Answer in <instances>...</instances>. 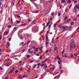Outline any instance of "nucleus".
I'll return each mask as SVG.
<instances>
[{"label": "nucleus", "mask_w": 79, "mask_h": 79, "mask_svg": "<svg viewBox=\"0 0 79 79\" xmlns=\"http://www.w3.org/2000/svg\"><path fill=\"white\" fill-rule=\"evenodd\" d=\"M46 38H47V39H48V36L47 35H46Z\"/></svg>", "instance_id": "c03bdc74"}, {"label": "nucleus", "mask_w": 79, "mask_h": 79, "mask_svg": "<svg viewBox=\"0 0 79 79\" xmlns=\"http://www.w3.org/2000/svg\"><path fill=\"white\" fill-rule=\"evenodd\" d=\"M52 49H50V50H49V52H52Z\"/></svg>", "instance_id": "3c124183"}, {"label": "nucleus", "mask_w": 79, "mask_h": 79, "mask_svg": "<svg viewBox=\"0 0 79 79\" xmlns=\"http://www.w3.org/2000/svg\"><path fill=\"white\" fill-rule=\"evenodd\" d=\"M51 15H52V16H53V15H54V12H52L51 13Z\"/></svg>", "instance_id": "a878e982"}, {"label": "nucleus", "mask_w": 79, "mask_h": 79, "mask_svg": "<svg viewBox=\"0 0 79 79\" xmlns=\"http://www.w3.org/2000/svg\"><path fill=\"white\" fill-rule=\"evenodd\" d=\"M70 56H71V57L72 58V57H73V54H71V55H70Z\"/></svg>", "instance_id": "a18cd8bd"}, {"label": "nucleus", "mask_w": 79, "mask_h": 79, "mask_svg": "<svg viewBox=\"0 0 79 79\" xmlns=\"http://www.w3.org/2000/svg\"><path fill=\"white\" fill-rule=\"evenodd\" d=\"M32 23H33V24H35V23H36V20H33L32 21Z\"/></svg>", "instance_id": "dca6fc26"}, {"label": "nucleus", "mask_w": 79, "mask_h": 79, "mask_svg": "<svg viewBox=\"0 0 79 79\" xmlns=\"http://www.w3.org/2000/svg\"><path fill=\"white\" fill-rule=\"evenodd\" d=\"M10 73H15V70H14V69H12L10 71Z\"/></svg>", "instance_id": "39448f33"}, {"label": "nucleus", "mask_w": 79, "mask_h": 79, "mask_svg": "<svg viewBox=\"0 0 79 79\" xmlns=\"http://www.w3.org/2000/svg\"><path fill=\"white\" fill-rule=\"evenodd\" d=\"M67 19H68V17H66L65 18L64 20H66Z\"/></svg>", "instance_id": "e433bc0d"}, {"label": "nucleus", "mask_w": 79, "mask_h": 79, "mask_svg": "<svg viewBox=\"0 0 79 79\" xmlns=\"http://www.w3.org/2000/svg\"><path fill=\"white\" fill-rule=\"evenodd\" d=\"M72 41L73 43V44H71L70 45V48L73 49V48H76V45L74 44V42H73V40H72Z\"/></svg>", "instance_id": "f257e3e1"}, {"label": "nucleus", "mask_w": 79, "mask_h": 79, "mask_svg": "<svg viewBox=\"0 0 79 79\" xmlns=\"http://www.w3.org/2000/svg\"><path fill=\"white\" fill-rule=\"evenodd\" d=\"M58 63L59 64H60V61H58Z\"/></svg>", "instance_id": "09e8293b"}, {"label": "nucleus", "mask_w": 79, "mask_h": 79, "mask_svg": "<svg viewBox=\"0 0 79 79\" xmlns=\"http://www.w3.org/2000/svg\"><path fill=\"white\" fill-rule=\"evenodd\" d=\"M6 65H7V66H9L10 65H8V63H6Z\"/></svg>", "instance_id": "c756f323"}, {"label": "nucleus", "mask_w": 79, "mask_h": 79, "mask_svg": "<svg viewBox=\"0 0 79 79\" xmlns=\"http://www.w3.org/2000/svg\"><path fill=\"white\" fill-rule=\"evenodd\" d=\"M50 21H48V23L47 24V26H48V25L50 24Z\"/></svg>", "instance_id": "6e6552de"}, {"label": "nucleus", "mask_w": 79, "mask_h": 79, "mask_svg": "<svg viewBox=\"0 0 79 79\" xmlns=\"http://www.w3.org/2000/svg\"><path fill=\"white\" fill-rule=\"evenodd\" d=\"M37 64H36L35 65H34V67H33V69H34V68H35L36 67V66H37Z\"/></svg>", "instance_id": "6ab92c4d"}, {"label": "nucleus", "mask_w": 79, "mask_h": 79, "mask_svg": "<svg viewBox=\"0 0 79 79\" xmlns=\"http://www.w3.org/2000/svg\"><path fill=\"white\" fill-rule=\"evenodd\" d=\"M59 27H60V28H61V27H62V25H60L58 26Z\"/></svg>", "instance_id": "393cba45"}, {"label": "nucleus", "mask_w": 79, "mask_h": 79, "mask_svg": "<svg viewBox=\"0 0 79 79\" xmlns=\"http://www.w3.org/2000/svg\"><path fill=\"white\" fill-rule=\"evenodd\" d=\"M25 52V49L23 50L22 52V53H23V52Z\"/></svg>", "instance_id": "ea45409f"}, {"label": "nucleus", "mask_w": 79, "mask_h": 79, "mask_svg": "<svg viewBox=\"0 0 79 79\" xmlns=\"http://www.w3.org/2000/svg\"><path fill=\"white\" fill-rule=\"evenodd\" d=\"M23 44H24V42H22L21 43V45H23Z\"/></svg>", "instance_id": "de8ad7c7"}, {"label": "nucleus", "mask_w": 79, "mask_h": 79, "mask_svg": "<svg viewBox=\"0 0 79 79\" xmlns=\"http://www.w3.org/2000/svg\"><path fill=\"white\" fill-rule=\"evenodd\" d=\"M29 69L28 72H30V71H31V69Z\"/></svg>", "instance_id": "a19ab883"}, {"label": "nucleus", "mask_w": 79, "mask_h": 79, "mask_svg": "<svg viewBox=\"0 0 79 79\" xmlns=\"http://www.w3.org/2000/svg\"><path fill=\"white\" fill-rule=\"evenodd\" d=\"M62 54H64V50H63V51L62 52Z\"/></svg>", "instance_id": "b1692460"}, {"label": "nucleus", "mask_w": 79, "mask_h": 79, "mask_svg": "<svg viewBox=\"0 0 79 79\" xmlns=\"http://www.w3.org/2000/svg\"><path fill=\"white\" fill-rule=\"evenodd\" d=\"M54 27H56V24H54Z\"/></svg>", "instance_id": "e2e57ef3"}, {"label": "nucleus", "mask_w": 79, "mask_h": 79, "mask_svg": "<svg viewBox=\"0 0 79 79\" xmlns=\"http://www.w3.org/2000/svg\"><path fill=\"white\" fill-rule=\"evenodd\" d=\"M69 21H71V20L66 21L65 22V23L66 24V23H69Z\"/></svg>", "instance_id": "1a4fd4ad"}, {"label": "nucleus", "mask_w": 79, "mask_h": 79, "mask_svg": "<svg viewBox=\"0 0 79 79\" xmlns=\"http://www.w3.org/2000/svg\"><path fill=\"white\" fill-rule=\"evenodd\" d=\"M20 39L21 40H23V36H20Z\"/></svg>", "instance_id": "a211bd4d"}, {"label": "nucleus", "mask_w": 79, "mask_h": 79, "mask_svg": "<svg viewBox=\"0 0 79 79\" xmlns=\"http://www.w3.org/2000/svg\"><path fill=\"white\" fill-rule=\"evenodd\" d=\"M62 29H64V30H67L66 29V27H65V26H62Z\"/></svg>", "instance_id": "2eb2a0df"}, {"label": "nucleus", "mask_w": 79, "mask_h": 79, "mask_svg": "<svg viewBox=\"0 0 79 79\" xmlns=\"http://www.w3.org/2000/svg\"><path fill=\"white\" fill-rule=\"evenodd\" d=\"M9 79V77L8 76H7L5 78V79Z\"/></svg>", "instance_id": "72a5a7b5"}, {"label": "nucleus", "mask_w": 79, "mask_h": 79, "mask_svg": "<svg viewBox=\"0 0 79 79\" xmlns=\"http://www.w3.org/2000/svg\"><path fill=\"white\" fill-rule=\"evenodd\" d=\"M57 58L58 59V60H59L60 61H61V59H60V57H57Z\"/></svg>", "instance_id": "c85d7f7f"}, {"label": "nucleus", "mask_w": 79, "mask_h": 79, "mask_svg": "<svg viewBox=\"0 0 79 79\" xmlns=\"http://www.w3.org/2000/svg\"><path fill=\"white\" fill-rule=\"evenodd\" d=\"M42 56H40V60H41L42 59Z\"/></svg>", "instance_id": "5fc2aeb1"}, {"label": "nucleus", "mask_w": 79, "mask_h": 79, "mask_svg": "<svg viewBox=\"0 0 79 79\" xmlns=\"http://www.w3.org/2000/svg\"><path fill=\"white\" fill-rule=\"evenodd\" d=\"M16 28H17V27H15L13 28V30L12 31V33H14L16 31V30H17Z\"/></svg>", "instance_id": "7ed1b4c3"}, {"label": "nucleus", "mask_w": 79, "mask_h": 79, "mask_svg": "<svg viewBox=\"0 0 79 79\" xmlns=\"http://www.w3.org/2000/svg\"><path fill=\"white\" fill-rule=\"evenodd\" d=\"M31 49H29L28 50V52H30V51H31Z\"/></svg>", "instance_id": "8fccbe9b"}, {"label": "nucleus", "mask_w": 79, "mask_h": 79, "mask_svg": "<svg viewBox=\"0 0 79 79\" xmlns=\"http://www.w3.org/2000/svg\"><path fill=\"white\" fill-rule=\"evenodd\" d=\"M17 17H18V18H20V16L19 15H17Z\"/></svg>", "instance_id": "bf43d9fd"}, {"label": "nucleus", "mask_w": 79, "mask_h": 79, "mask_svg": "<svg viewBox=\"0 0 79 79\" xmlns=\"http://www.w3.org/2000/svg\"><path fill=\"white\" fill-rule=\"evenodd\" d=\"M48 44V41L47 40H46V42L45 45H47Z\"/></svg>", "instance_id": "4468645a"}, {"label": "nucleus", "mask_w": 79, "mask_h": 79, "mask_svg": "<svg viewBox=\"0 0 79 79\" xmlns=\"http://www.w3.org/2000/svg\"><path fill=\"white\" fill-rule=\"evenodd\" d=\"M48 32H49V31H48L47 32L46 35H47L48 34Z\"/></svg>", "instance_id": "864d4df0"}, {"label": "nucleus", "mask_w": 79, "mask_h": 79, "mask_svg": "<svg viewBox=\"0 0 79 79\" xmlns=\"http://www.w3.org/2000/svg\"><path fill=\"white\" fill-rule=\"evenodd\" d=\"M34 51L35 52H38V51H39V49L38 48H35V50H34Z\"/></svg>", "instance_id": "423d86ee"}, {"label": "nucleus", "mask_w": 79, "mask_h": 79, "mask_svg": "<svg viewBox=\"0 0 79 79\" xmlns=\"http://www.w3.org/2000/svg\"><path fill=\"white\" fill-rule=\"evenodd\" d=\"M36 56H39L40 55L39 54H37V55H35Z\"/></svg>", "instance_id": "4d7b16f0"}, {"label": "nucleus", "mask_w": 79, "mask_h": 79, "mask_svg": "<svg viewBox=\"0 0 79 79\" xmlns=\"http://www.w3.org/2000/svg\"><path fill=\"white\" fill-rule=\"evenodd\" d=\"M60 73L62 74V73H63V71L62 70H61L60 72Z\"/></svg>", "instance_id": "680f3d73"}, {"label": "nucleus", "mask_w": 79, "mask_h": 79, "mask_svg": "<svg viewBox=\"0 0 79 79\" xmlns=\"http://www.w3.org/2000/svg\"><path fill=\"white\" fill-rule=\"evenodd\" d=\"M32 29H34V31H35V32H38V27L36 26H35L32 28Z\"/></svg>", "instance_id": "f03ea898"}, {"label": "nucleus", "mask_w": 79, "mask_h": 79, "mask_svg": "<svg viewBox=\"0 0 79 79\" xmlns=\"http://www.w3.org/2000/svg\"><path fill=\"white\" fill-rule=\"evenodd\" d=\"M79 55V54H77L76 53L74 54V55L75 56H77V55Z\"/></svg>", "instance_id": "2f4dec72"}, {"label": "nucleus", "mask_w": 79, "mask_h": 79, "mask_svg": "<svg viewBox=\"0 0 79 79\" xmlns=\"http://www.w3.org/2000/svg\"><path fill=\"white\" fill-rule=\"evenodd\" d=\"M77 6H79V5H76L75 6V7L74 8V9H75V8H76L77 7Z\"/></svg>", "instance_id": "bb28decb"}, {"label": "nucleus", "mask_w": 79, "mask_h": 79, "mask_svg": "<svg viewBox=\"0 0 79 79\" xmlns=\"http://www.w3.org/2000/svg\"><path fill=\"white\" fill-rule=\"evenodd\" d=\"M48 59H46L44 61V62H46L47 61H48Z\"/></svg>", "instance_id": "f3484780"}, {"label": "nucleus", "mask_w": 79, "mask_h": 79, "mask_svg": "<svg viewBox=\"0 0 79 79\" xmlns=\"http://www.w3.org/2000/svg\"><path fill=\"white\" fill-rule=\"evenodd\" d=\"M28 76L27 75H25V76H23V77H27Z\"/></svg>", "instance_id": "c9c22d12"}, {"label": "nucleus", "mask_w": 79, "mask_h": 79, "mask_svg": "<svg viewBox=\"0 0 79 79\" xmlns=\"http://www.w3.org/2000/svg\"><path fill=\"white\" fill-rule=\"evenodd\" d=\"M70 2V0H69L67 2H68V3H69Z\"/></svg>", "instance_id": "0e129e2a"}, {"label": "nucleus", "mask_w": 79, "mask_h": 79, "mask_svg": "<svg viewBox=\"0 0 79 79\" xmlns=\"http://www.w3.org/2000/svg\"><path fill=\"white\" fill-rule=\"evenodd\" d=\"M10 23V24L11 25H13V21L12 20H11L9 22V23Z\"/></svg>", "instance_id": "0eeeda50"}, {"label": "nucleus", "mask_w": 79, "mask_h": 79, "mask_svg": "<svg viewBox=\"0 0 79 79\" xmlns=\"http://www.w3.org/2000/svg\"><path fill=\"white\" fill-rule=\"evenodd\" d=\"M44 66H45V67H44L45 68V69L47 68V64H45L44 65Z\"/></svg>", "instance_id": "5701e85b"}, {"label": "nucleus", "mask_w": 79, "mask_h": 79, "mask_svg": "<svg viewBox=\"0 0 79 79\" xmlns=\"http://www.w3.org/2000/svg\"><path fill=\"white\" fill-rule=\"evenodd\" d=\"M27 58L29 59L31 58V56H30V55H27Z\"/></svg>", "instance_id": "f8f14e48"}, {"label": "nucleus", "mask_w": 79, "mask_h": 79, "mask_svg": "<svg viewBox=\"0 0 79 79\" xmlns=\"http://www.w3.org/2000/svg\"><path fill=\"white\" fill-rule=\"evenodd\" d=\"M65 0H64V1H62L61 2V3H64V2H65Z\"/></svg>", "instance_id": "f704fd0d"}, {"label": "nucleus", "mask_w": 79, "mask_h": 79, "mask_svg": "<svg viewBox=\"0 0 79 79\" xmlns=\"http://www.w3.org/2000/svg\"><path fill=\"white\" fill-rule=\"evenodd\" d=\"M11 40V38H10L9 39V41H10Z\"/></svg>", "instance_id": "79ce46f5"}, {"label": "nucleus", "mask_w": 79, "mask_h": 79, "mask_svg": "<svg viewBox=\"0 0 79 79\" xmlns=\"http://www.w3.org/2000/svg\"><path fill=\"white\" fill-rule=\"evenodd\" d=\"M7 45H8V47H10V43L8 42L7 43Z\"/></svg>", "instance_id": "473e14b6"}, {"label": "nucleus", "mask_w": 79, "mask_h": 79, "mask_svg": "<svg viewBox=\"0 0 79 79\" xmlns=\"http://www.w3.org/2000/svg\"><path fill=\"white\" fill-rule=\"evenodd\" d=\"M8 33H9V31H8V32L7 31H5L4 33V34L5 35H8Z\"/></svg>", "instance_id": "20e7f679"}, {"label": "nucleus", "mask_w": 79, "mask_h": 79, "mask_svg": "<svg viewBox=\"0 0 79 79\" xmlns=\"http://www.w3.org/2000/svg\"><path fill=\"white\" fill-rule=\"evenodd\" d=\"M74 23V22H72L71 23V26H73V24Z\"/></svg>", "instance_id": "412c9836"}, {"label": "nucleus", "mask_w": 79, "mask_h": 79, "mask_svg": "<svg viewBox=\"0 0 79 79\" xmlns=\"http://www.w3.org/2000/svg\"><path fill=\"white\" fill-rule=\"evenodd\" d=\"M0 69H1V70H2L3 68H2V67H0Z\"/></svg>", "instance_id": "6e6d98bb"}, {"label": "nucleus", "mask_w": 79, "mask_h": 79, "mask_svg": "<svg viewBox=\"0 0 79 79\" xmlns=\"http://www.w3.org/2000/svg\"><path fill=\"white\" fill-rule=\"evenodd\" d=\"M76 9L74 11H73V12H74V13H76Z\"/></svg>", "instance_id": "4c0bfd02"}, {"label": "nucleus", "mask_w": 79, "mask_h": 79, "mask_svg": "<svg viewBox=\"0 0 79 79\" xmlns=\"http://www.w3.org/2000/svg\"><path fill=\"white\" fill-rule=\"evenodd\" d=\"M31 42V41H28V42L27 43V45H28L29 44V43H30V42Z\"/></svg>", "instance_id": "4be33fe9"}, {"label": "nucleus", "mask_w": 79, "mask_h": 79, "mask_svg": "<svg viewBox=\"0 0 79 79\" xmlns=\"http://www.w3.org/2000/svg\"><path fill=\"white\" fill-rule=\"evenodd\" d=\"M26 24H22L21 25V26H24V25H26Z\"/></svg>", "instance_id": "052dcab7"}, {"label": "nucleus", "mask_w": 79, "mask_h": 79, "mask_svg": "<svg viewBox=\"0 0 79 79\" xmlns=\"http://www.w3.org/2000/svg\"><path fill=\"white\" fill-rule=\"evenodd\" d=\"M77 1H74V3H77Z\"/></svg>", "instance_id": "338daca9"}, {"label": "nucleus", "mask_w": 79, "mask_h": 79, "mask_svg": "<svg viewBox=\"0 0 79 79\" xmlns=\"http://www.w3.org/2000/svg\"><path fill=\"white\" fill-rule=\"evenodd\" d=\"M20 23V21H17V24H18V23Z\"/></svg>", "instance_id": "603ef678"}, {"label": "nucleus", "mask_w": 79, "mask_h": 79, "mask_svg": "<svg viewBox=\"0 0 79 79\" xmlns=\"http://www.w3.org/2000/svg\"><path fill=\"white\" fill-rule=\"evenodd\" d=\"M79 29V27H78V28L77 29V30H78V29Z\"/></svg>", "instance_id": "774afa93"}, {"label": "nucleus", "mask_w": 79, "mask_h": 79, "mask_svg": "<svg viewBox=\"0 0 79 79\" xmlns=\"http://www.w3.org/2000/svg\"><path fill=\"white\" fill-rule=\"evenodd\" d=\"M2 39V35H1L0 37V40H1Z\"/></svg>", "instance_id": "aec40b11"}, {"label": "nucleus", "mask_w": 79, "mask_h": 79, "mask_svg": "<svg viewBox=\"0 0 79 79\" xmlns=\"http://www.w3.org/2000/svg\"><path fill=\"white\" fill-rule=\"evenodd\" d=\"M7 27L9 28V29H10V28H11V25H8Z\"/></svg>", "instance_id": "9d476101"}, {"label": "nucleus", "mask_w": 79, "mask_h": 79, "mask_svg": "<svg viewBox=\"0 0 79 79\" xmlns=\"http://www.w3.org/2000/svg\"><path fill=\"white\" fill-rule=\"evenodd\" d=\"M57 49H58V48L57 47H56L54 48V50L56 51V50H57Z\"/></svg>", "instance_id": "ddd939ff"}, {"label": "nucleus", "mask_w": 79, "mask_h": 79, "mask_svg": "<svg viewBox=\"0 0 79 79\" xmlns=\"http://www.w3.org/2000/svg\"><path fill=\"white\" fill-rule=\"evenodd\" d=\"M29 53H33V51L29 52Z\"/></svg>", "instance_id": "49530a36"}, {"label": "nucleus", "mask_w": 79, "mask_h": 79, "mask_svg": "<svg viewBox=\"0 0 79 79\" xmlns=\"http://www.w3.org/2000/svg\"><path fill=\"white\" fill-rule=\"evenodd\" d=\"M19 70L20 71H23L24 70L23 68H21L19 69Z\"/></svg>", "instance_id": "9b49d317"}, {"label": "nucleus", "mask_w": 79, "mask_h": 79, "mask_svg": "<svg viewBox=\"0 0 79 79\" xmlns=\"http://www.w3.org/2000/svg\"><path fill=\"white\" fill-rule=\"evenodd\" d=\"M48 52V50L46 51L45 53H47Z\"/></svg>", "instance_id": "58836bf2"}, {"label": "nucleus", "mask_w": 79, "mask_h": 79, "mask_svg": "<svg viewBox=\"0 0 79 79\" xmlns=\"http://www.w3.org/2000/svg\"><path fill=\"white\" fill-rule=\"evenodd\" d=\"M8 60H9V59H6V60H5L4 62L6 63V61H8Z\"/></svg>", "instance_id": "7c9ffc66"}, {"label": "nucleus", "mask_w": 79, "mask_h": 79, "mask_svg": "<svg viewBox=\"0 0 79 79\" xmlns=\"http://www.w3.org/2000/svg\"><path fill=\"white\" fill-rule=\"evenodd\" d=\"M22 63V61H20L19 62V64H20V63Z\"/></svg>", "instance_id": "69168bd1"}, {"label": "nucleus", "mask_w": 79, "mask_h": 79, "mask_svg": "<svg viewBox=\"0 0 79 79\" xmlns=\"http://www.w3.org/2000/svg\"><path fill=\"white\" fill-rule=\"evenodd\" d=\"M62 56H63V57H65V58L66 57V56H64L63 55H62Z\"/></svg>", "instance_id": "13d9d810"}, {"label": "nucleus", "mask_w": 79, "mask_h": 79, "mask_svg": "<svg viewBox=\"0 0 79 79\" xmlns=\"http://www.w3.org/2000/svg\"><path fill=\"white\" fill-rule=\"evenodd\" d=\"M60 15H61V13H59L58 14V16H60Z\"/></svg>", "instance_id": "cd10ccee"}, {"label": "nucleus", "mask_w": 79, "mask_h": 79, "mask_svg": "<svg viewBox=\"0 0 79 79\" xmlns=\"http://www.w3.org/2000/svg\"><path fill=\"white\" fill-rule=\"evenodd\" d=\"M53 40H54V38H53L51 42H53Z\"/></svg>", "instance_id": "37998d69"}]
</instances>
